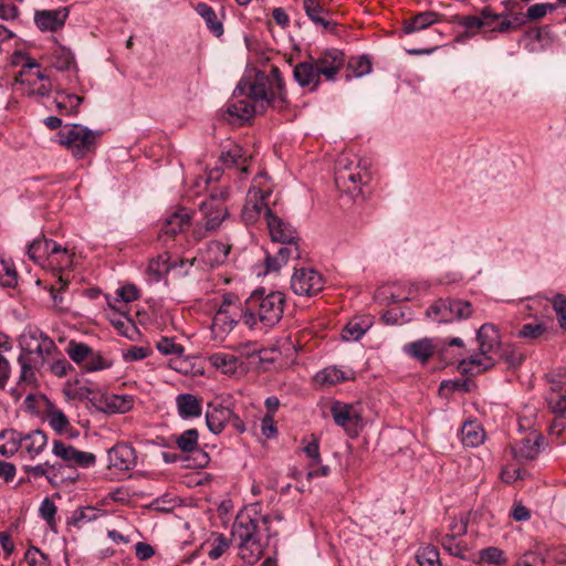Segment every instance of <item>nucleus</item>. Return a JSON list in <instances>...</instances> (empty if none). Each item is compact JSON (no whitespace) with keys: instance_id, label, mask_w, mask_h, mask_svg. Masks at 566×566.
Returning <instances> with one entry per match:
<instances>
[{"instance_id":"obj_1","label":"nucleus","mask_w":566,"mask_h":566,"mask_svg":"<svg viewBox=\"0 0 566 566\" xmlns=\"http://www.w3.org/2000/svg\"><path fill=\"white\" fill-rule=\"evenodd\" d=\"M269 107L279 111L287 107L286 91L280 69L271 64L269 72L255 67L247 70L233 91L227 113L243 124L254 115L263 114Z\"/></svg>"},{"instance_id":"obj_2","label":"nucleus","mask_w":566,"mask_h":566,"mask_svg":"<svg viewBox=\"0 0 566 566\" xmlns=\"http://www.w3.org/2000/svg\"><path fill=\"white\" fill-rule=\"evenodd\" d=\"M284 306L285 295L282 292L255 290L245 300L241 319L250 329L271 328L281 321Z\"/></svg>"},{"instance_id":"obj_3","label":"nucleus","mask_w":566,"mask_h":566,"mask_svg":"<svg viewBox=\"0 0 566 566\" xmlns=\"http://www.w3.org/2000/svg\"><path fill=\"white\" fill-rule=\"evenodd\" d=\"M261 526L247 514H239L232 525L231 535L238 542L240 557L247 564L256 563L263 554L258 534Z\"/></svg>"},{"instance_id":"obj_4","label":"nucleus","mask_w":566,"mask_h":566,"mask_svg":"<svg viewBox=\"0 0 566 566\" xmlns=\"http://www.w3.org/2000/svg\"><path fill=\"white\" fill-rule=\"evenodd\" d=\"M103 135L82 124H66L57 133L59 143L80 160L94 153Z\"/></svg>"},{"instance_id":"obj_5","label":"nucleus","mask_w":566,"mask_h":566,"mask_svg":"<svg viewBox=\"0 0 566 566\" xmlns=\"http://www.w3.org/2000/svg\"><path fill=\"white\" fill-rule=\"evenodd\" d=\"M473 313V306L469 301L461 298H439L426 311L428 318L436 323H453L468 319Z\"/></svg>"},{"instance_id":"obj_6","label":"nucleus","mask_w":566,"mask_h":566,"mask_svg":"<svg viewBox=\"0 0 566 566\" xmlns=\"http://www.w3.org/2000/svg\"><path fill=\"white\" fill-rule=\"evenodd\" d=\"M52 453L60 458L66 465L62 470L67 469L70 474L61 476V481L75 482L78 478L75 467L91 468L96 462V457L92 452L77 450L75 447L67 444L61 440L53 441Z\"/></svg>"},{"instance_id":"obj_7","label":"nucleus","mask_w":566,"mask_h":566,"mask_svg":"<svg viewBox=\"0 0 566 566\" xmlns=\"http://www.w3.org/2000/svg\"><path fill=\"white\" fill-rule=\"evenodd\" d=\"M229 192L226 189L211 191L209 197L200 202L199 208L205 217V224L208 231H216L222 221L228 217L226 201Z\"/></svg>"},{"instance_id":"obj_8","label":"nucleus","mask_w":566,"mask_h":566,"mask_svg":"<svg viewBox=\"0 0 566 566\" xmlns=\"http://www.w3.org/2000/svg\"><path fill=\"white\" fill-rule=\"evenodd\" d=\"M345 159H339L335 171V184L340 190L348 192L353 196L361 192V187L370 181V175L360 165L352 168L344 163Z\"/></svg>"},{"instance_id":"obj_9","label":"nucleus","mask_w":566,"mask_h":566,"mask_svg":"<svg viewBox=\"0 0 566 566\" xmlns=\"http://www.w3.org/2000/svg\"><path fill=\"white\" fill-rule=\"evenodd\" d=\"M19 345L25 354H36L42 360L57 352L51 337L38 327L27 328L19 338Z\"/></svg>"},{"instance_id":"obj_10","label":"nucleus","mask_w":566,"mask_h":566,"mask_svg":"<svg viewBox=\"0 0 566 566\" xmlns=\"http://www.w3.org/2000/svg\"><path fill=\"white\" fill-rule=\"evenodd\" d=\"M325 281L321 273L314 269H295L291 279L292 291L301 296H313L324 287Z\"/></svg>"},{"instance_id":"obj_11","label":"nucleus","mask_w":566,"mask_h":566,"mask_svg":"<svg viewBox=\"0 0 566 566\" xmlns=\"http://www.w3.org/2000/svg\"><path fill=\"white\" fill-rule=\"evenodd\" d=\"M92 406L107 415L126 413L134 407V399L130 395L96 394L91 398Z\"/></svg>"},{"instance_id":"obj_12","label":"nucleus","mask_w":566,"mask_h":566,"mask_svg":"<svg viewBox=\"0 0 566 566\" xmlns=\"http://www.w3.org/2000/svg\"><path fill=\"white\" fill-rule=\"evenodd\" d=\"M503 13L495 12L490 6L484 7L480 15H463L459 18V23L467 30L479 29L489 32H501L497 28H503Z\"/></svg>"},{"instance_id":"obj_13","label":"nucleus","mask_w":566,"mask_h":566,"mask_svg":"<svg viewBox=\"0 0 566 566\" xmlns=\"http://www.w3.org/2000/svg\"><path fill=\"white\" fill-rule=\"evenodd\" d=\"M174 441L177 446V448L184 452V453H192L193 457V467L195 468H205L209 461L210 458L207 452H205L199 447V432L197 429L191 428L185 430L180 434L172 436Z\"/></svg>"},{"instance_id":"obj_14","label":"nucleus","mask_w":566,"mask_h":566,"mask_svg":"<svg viewBox=\"0 0 566 566\" xmlns=\"http://www.w3.org/2000/svg\"><path fill=\"white\" fill-rule=\"evenodd\" d=\"M61 254L70 261V253L66 248H62L57 242L40 237L34 239L28 247V255L36 263H42L46 260L51 262L52 258Z\"/></svg>"},{"instance_id":"obj_15","label":"nucleus","mask_w":566,"mask_h":566,"mask_svg":"<svg viewBox=\"0 0 566 566\" xmlns=\"http://www.w3.org/2000/svg\"><path fill=\"white\" fill-rule=\"evenodd\" d=\"M334 422L348 433L357 434L363 420L360 411L352 403L334 401L331 406Z\"/></svg>"},{"instance_id":"obj_16","label":"nucleus","mask_w":566,"mask_h":566,"mask_svg":"<svg viewBox=\"0 0 566 566\" xmlns=\"http://www.w3.org/2000/svg\"><path fill=\"white\" fill-rule=\"evenodd\" d=\"M231 245L223 243L221 241L212 240L206 244L203 249L200 250L199 256L193 258L189 261V264L192 265L195 261L201 262L203 265L209 268H217L226 263L228 260V255L230 253ZM188 261L181 260L180 265L182 266Z\"/></svg>"},{"instance_id":"obj_17","label":"nucleus","mask_w":566,"mask_h":566,"mask_svg":"<svg viewBox=\"0 0 566 566\" xmlns=\"http://www.w3.org/2000/svg\"><path fill=\"white\" fill-rule=\"evenodd\" d=\"M557 9L555 3H536L531 6L526 13L520 12L514 14L512 19L504 17L502 22L503 28H499L502 32L516 31L520 27L524 25L527 21L539 20L545 17L548 12H553Z\"/></svg>"},{"instance_id":"obj_18","label":"nucleus","mask_w":566,"mask_h":566,"mask_svg":"<svg viewBox=\"0 0 566 566\" xmlns=\"http://www.w3.org/2000/svg\"><path fill=\"white\" fill-rule=\"evenodd\" d=\"M270 196L269 190H262L256 187H252L247 197L245 205L242 209L241 218L245 224H254L262 212L265 213L268 203L265 202V198Z\"/></svg>"},{"instance_id":"obj_19","label":"nucleus","mask_w":566,"mask_h":566,"mask_svg":"<svg viewBox=\"0 0 566 566\" xmlns=\"http://www.w3.org/2000/svg\"><path fill=\"white\" fill-rule=\"evenodd\" d=\"M265 221L271 239L277 243H294L300 241L294 227L275 216L270 208L265 210Z\"/></svg>"},{"instance_id":"obj_20","label":"nucleus","mask_w":566,"mask_h":566,"mask_svg":"<svg viewBox=\"0 0 566 566\" xmlns=\"http://www.w3.org/2000/svg\"><path fill=\"white\" fill-rule=\"evenodd\" d=\"M312 61L326 81H334L337 73L345 64V54L338 49H328Z\"/></svg>"},{"instance_id":"obj_21","label":"nucleus","mask_w":566,"mask_h":566,"mask_svg":"<svg viewBox=\"0 0 566 566\" xmlns=\"http://www.w3.org/2000/svg\"><path fill=\"white\" fill-rule=\"evenodd\" d=\"M69 13L70 10L67 7L36 11L34 14V22L42 32H57L64 25Z\"/></svg>"},{"instance_id":"obj_22","label":"nucleus","mask_w":566,"mask_h":566,"mask_svg":"<svg viewBox=\"0 0 566 566\" xmlns=\"http://www.w3.org/2000/svg\"><path fill=\"white\" fill-rule=\"evenodd\" d=\"M107 460L109 469L128 471L136 465V452L127 443H117L108 450Z\"/></svg>"},{"instance_id":"obj_23","label":"nucleus","mask_w":566,"mask_h":566,"mask_svg":"<svg viewBox=\"0 0 566 566\" xmlns=\"http://www.w3.org/2000/svg\"><path fill=\"white\" fill-rule=\"evenodd\" d=\"M281 245L274 254L266 253L264 260L266 272H276L287 263L290 259H300L301 250L298 242L294 243H280Z\"/></svg>"},{"instance_id":"obj_24","label":"nucleus","mask_w":566,"mask_h":566,"mask_svg":"<svg viewBox=\"0 0 566 566\" xmlns=\"http://www.w3.org/2000/svg\"><path fill=\"white\" fill-rule=\"evenodd\" d=\"M543 442L544 437L537 431H532L513 447V455L518 460H534L539 454Z\"/></svg>"},{"instance_id":"obj_25","label":"nucleus","mask_w":566,"mask_h":566,"mask_svg":"<svg viewBox=\"0 0 566 566\" xmlns=\"http://www.w3.org/2000/svg\"><path fill=\"white\" fill-rule=\"evenodd\" d=\"M293 76L301 87L310 91H315L321 83V73L312 60L297 63Z\"/></svg>"},{"instance_id":"obj_26","label":"nucleus","mask_w":566,"mask_h":566,"mask_svg":"<svg viewBox=\"0 0 566 566\" xmlns=\"http://www.w3.org/2000/svg\"><path fill=\"white\" fill-rule=\"evenodd\" d=\"M303 7L306 15L316 24L323 25V32H329L339 35L342 25L328 21L325 15L327 11L319 4L317 0H304Z\"/></svg>"},{"instance_id":"obj_27","label":"nucleus","mask_w":566,"mask_h":566,"mask_svg":"<svg viewBox=\"0 0 566 566\" xmlns=\"http://www.w3.org/2000/svg\"><path fill=\"white\" fill-rule=\"evenodd\" d=\"M476 339L481 355L496 353L502 345L499 329L489 323L478 329Z\"/></svg>"},{"instance_id":"obj_28","label":"nucleus","mask_w":566,"mask_h":566,"mask_svg":"<svg viewBox=\"0 0 566 566\" xmlns=\"http://www.w3.org/2000/svg\"><path fill=\"white\" fill-rule=\"evenodd\" d=\"M230 417V408L221 405L209 403L206 411L207 427L212 433L218 434L226 428L227 421H229Z\"/></svg>"},{"instance_id":"obj_29","label":"nucleus","mask_w":566,"mask_h":566,"mask_svg":"<svg viewBox=\"0 0 566 566\" xmlns=\"http://www.w3.org/2000/svg\"><path fill=\"white\" fill-rule=\"evenodd\" d=\"M176 263L170 262L168 253L159 254L157 258L151 259L146 269V275L150 283H158L166 279V275L176 268Z\"/></svg>"},{"instance_id":"obj_30","label":"nucleus","mask_w":566,"mask_h":566,"mask_svg":"<svg viewBox=\"0 0 566 566\" xmlns=\"http://www.w3.org/2000/svg\"><path fill=\"white\" fill-rule=\"evenodd\" d=\"M355 379V371L352 368L342 369L337 366H329L318 371L315 376L316 382L325 386L337 385Z\"/></svg>"},{"instance_id":"obj_31","label":"nucleus","mask_w":566,"mask_h":566,"mask_svg":"<svg viewBox=\"0 0 566 566\" xmlns=\"http://www.w3.org/2000/svg\"><path fill=\"white\" fill-rule=\"evenodd\" d=\"M402 350L409 357L426 364L436 353V346L430 338H421L403 345Z\"/></svg>"},{"instance_id":"obj_32","label":"nucleus","mask_w":566,"mask_h":566,"mask_svg":"<svg viewBox=\"0 0 566 566\" xmlns=\"http://www.w3.org/2000/svg\"><path fill=\"white\" fill-rule=\"evenodd\" d=\"M248 156L244 149L237 145L230 144L228 148H223L220 154V161L227 168H238L242 172L248 171L247 163Z\"/></svg>"},{"instance_id":"obj_33","label":"nucleus","mask_w":566,"mask_h":566,"mask_svg":"<svg viewBox=\"0 0 566 566\" xmlns=\"http://www.w3.org/2000/svg\"><path fill=\"white\" fill-rule=\"evenodd\" d=\"M371 325L373 319L370 316H356L344 326L342 338L346 342L359 340Z\"/></svg>"},{"instance_id":"obj_34","label":"nucleus","mask_w":566,"mask_h":566,"mask_svg":"<svg viewBox=\"0 0 566 566\" xmlns=\"http://www.w3.org/2000/svg\"><path fill=\"white\" fill-rule=\"evenodd\" d=\"M176 406L181 419L198 418L202 412L200 399L192 394H179L176 397Z\"/></svg>"},{"instance_id":"obj_35","label":"nucleus","mask_w":566,"mask_h":566,"mask_svg":"<svg viewBox=\"0 0 566 566\" xmlns=\"http://www.w3.org/2000/svg\"><path fill=\"white\" fill-rule=\"evenodd\" d=\"M156 348L166 356H174L175 359H171L169 365L172 369L177 371H184L182 361L180 358L185 354V347L181 344L175 343L172 338L161 337V339L157 343Z\"/></svg>"},{"instance_id":"obj_36","label":"nucleus","mask_w":566,"mask_h":566,"mask_svg":"<svg viewBox=\"0 0 566 566\" xmlns=\"http://www.w3.org/2000/svg\"><path fill=\"white\" fill-rule=\"evenodd\" d=\"M496 363V359L486 355H474L468 359H461L459 364V369L462 373L471 375L480 374L482 371L491 369Z\"/></svg>"},{"instance_id":"obj_37","label":"nucleus","mask_w":566,"mask_h":566,"mask_svg":"<svg viewBox=\"0 0 566 566\" xmlns=\"http://www.w3.org/2000/svg\"><path fill=\"white\" fill-rule=\"evenodd\" d=\"M190 223V216L185 208L171 213L164 222L160 232L165 235H176L187 228Z\"/></svg>"},{"instance_id":"obj_38","label":"nucleus","mask_w":566,"mask_h":566,"mask_svg":"<svg viewBox=\"0 0 566 566\" xmlns=\"http://www.w3.org/2000/svg\"><path fill=\"white\" fill-rule=\"evenodd\" d=\"M63 465L60 463L44 462L36 465H24L23 470L27 474L32 475L33 478H42L45 476L49 483L52 485H57V478L60 475Z\"/></svg>"},{"instance_id":"obj_39","label":"nucleus","mask_w":566,"mask_h":566,"mask_svg":"<svg viewBox=\"0 0 566 566\" xmlns=\"http://www.w3.org/2000/svg\"><path fill=\"white\" fill-rule=\"evenodd\" d=\"M437 21V13L432 11L421 12L403 21L402 31L406 34L420 32Z\"/></svg>"},{"instance_id":"obj_40","label":"nucleus","mask_w":566,"mask_h":566,"mask_svg":"<svg viewBox=\"0 0 566 566\" xmlns=\"http://www.w3.org/2000/svg\"><path fill=\"white\" fill-rule=\"evenodd\" d=\"M46 444L48 436L40 429L23 434V446L31 458L40 454L45 449Z\"/></svg>"},{"instance_id":"obj_41","label":"nucleus","mask_w":566,"mask_h":566,"mask_svg":"<svg viewBox=\"0 0 566 566\" xmlns=\"http://www.w3.org/2000/svg\"><path fill=\"white\" fill-rule=\"evenodd\" d=\"M462 442L467 447H479L485 438L483 428L476 422H465L461 429Z\"/></svg>"},{"instance_id":"obj_42","label":"nucleus","mask_w":566,"mask_h":566,"mask_svg":"<svg viewBox=\"0 0 566 566\" xmlns=\"http://www.w3.org/2000/svg\"><path fill=\"white\" fill-rule=\"evenodd\" d=\"M500 360H503L509 368H517L525 360V354L512 344L501 345L495 353Z\"/></svg>"},{"instance_id":"obj_43","label":"nucleus","mask_w":566,"mask_h":566,"mask_svg":"<svg viewBox=\"0 0 566 566\" xmlns=\"http://www.w3.org/2000/svg\"><path fill=\"white\" fill-rule=\"evenodd\" d=\"M83 98L76 94H70L62 91L56 92L54 99L55 106L65 114H76Z\"/></svg>"},{"instance_id":"obj_44","label":"nucleus","mask_w":566,"mask_h":566,"mask_svg":"<svg viewBox=\"0 0 566 566\" xmlns=\"http://www.w3.org/2000/svg\"><path fill=\"white\" fill-rule=\"evenodd\" d=\"M197 13L205 20L208 29L214 35H222L223 27L221 21L218 19L214 10L207 3L200 2L198 3Z\"/></svg>"},{"instance_id":"obj_45","label":"nucleus","mask_w":566,"mask_h":566,"mask_svg":"<svg viewBox=\"0 0 566 566\" xmlns=\"http://www.w3.org/2000/svg\"><path fill=\"white\" fill-rule=\"evenodd\" d=\"M19 274L12 260L0 259V285L14 289L18 285Z\"/></svg>"},{"instance_id":"obj_46","label":"nucleus","mask_w":566,"mask_h":566,"mask_svg":"<svg viewBox=\"0 0 566 566\" xmlns=\"http://www.w3.org/2000/svg\"><path fill=\"white\" fill-rule=\"evenodd\" d=\"M238 324L234 316L226 308V302L221 304L212 319V329L221 333H229Z\"/></svg>"},{"instance_id":"obj_47","label":"nucleus","mask_w":566,"mask_h":566,"mask_svg":"<svg viewBox=\"0 0 566 566\" xmlns=\"http://www.w3.org/2000/svg\"><path fill=\"white\" fill-rule=\"evenodd\" d=\"M210 363L226 375L234 374L239 366L238 358L228 353H216L211 355Z\"/></svg>"},{"instance_id":"obj_48","label":"nucleus","mask_w":566,"mask_h":566,"mask_svg":"<svg viewBox=\"0 0 566 566\" xmlns=\"http://www.w3.org/2000/svg\"><path fill=\"white\" fill-rule=\"evenodd\" d=\"M65 352L72 361L77 365H84L87 357L92 355V347L85 343L72 339L67 343Z\"/></svg>"},{"instance_id":"obj_49","label":"nucleus","mask_w":566,"mask_h":566,"mask_svg":"<svg viewBox=\"0 0 566 566\" xmlns=\"http://www.w3.org/2000/svg\"><path fill=\"white\" fill-rule=\"evenodd\" d=\"M416 560L419 566H442L439 551L433 545H426L420 547L417 551Z\"/></svg>"},{"instance_id":"obj_50","label":"nucleus","mask_w":566,"mask_h":566,"mask_svg":"<svg viewBox=\"0 0 566 566\" xmlns=\"http://www.w3.org/2000/svg\"><path fill=\"white\" fill-rule=\"evenodd\" d=\"M51 64L57 71H66L74 64V55L67 48L57 46L52 53Z\"/></svg>"},{"instance_id":"obj_51","label":"nucleus","mask_w":566,"mask_h":566,"mask_svg":"<svg viewBox=\"0 0 566 566\" xmlns=\"http://www.w3.org/2000/svg\"><path fill=\"white\" fill-rule=\"evenodd\" d=\"M113 366V360L106 357L101 352L94 350L92 348V355L87 357L85 364L83 365V369L87 373L99 371L104 369H108Z\"/></svg>"},{"instance_id":"obj_52","label":"nucleus","mask_w":566,"mask_h":566,"mask_svg":"<svg viewBox=\"0 0 566 566\" xmlns=\"http://www.w3.org/2000/svg\"><path fill=\"white\" fill-rule=\"evenodd\" d=\"M347 69L353 72V76L361 77L371 72V60L366 54L352 56L347 62Z\"/></svg>"},{"instance_id":"obj_53","label":"nucleus","mask_w":566,"mask_h":566,"mask_svg":"<svg viewBox=\"0 0 566 566\" xmlns=\"http://www.w3.org/2000/svg\"><path fill=\"white\" fill-rule=\"evenodd\" d=\"M98 512L93 506L78 507L73 512L69 524L80 528L84 524L95 521L99 515Z\"/></svg>"},{"instance_id":"obj_54","label":"nucleus","mask_w":566,"mask_h":566,"mask_svg":"<svg viewBox=\"0 0 566 566\" xmlns=\"http://www.w3.org/2000/svg\"><path fill=\"white\" fill-rule=\"evenodd\" d=\"M560 388L551 387V392L546 396V402L551 411L557 416L566 413V395L559 394Z\"/></svg>"},{"instance_id":"obj_55","label":"nucleus","mask_w":566,"mask_h":566,"mask_svg":"<svg viewBox=\"0 0 566 566\" xmlns=\"http://www.w3.org/2000/svg\"><path fill=\"white\" fill-rule=\"evenodd\" d=\"M46 416L51 428L57 433H63L70 426L67 417L62 410L56 409L53 403H50Z\"/></svg>"},{"instance_id":"obj_56","label":"nucleus","mask_w":566,"mask_h":566,"mask_svg":"<svg viewBox=\"0 0 566 566\" xmlns=\"http://www.w3.org/2000/svg\"><path fill=\"white\" fill-rule=\"evenodd\" d=\"M464 343L460 337H453L450 340H443L441 356L444 360L457 359L463 355Z\"/></svg>"},{"instance_id":"obj_57","label":"nucleus","mask_w":566,"mask_h":566,"mask_svg":"<svg viewBox=\"0 0 566 566\" xmlns=\"http://www.w3.org/2000/svg\"><path fill=\"white\" fill-rule=\"evenodd\" d=\"M480 558L489 564L495 566H503L507 563L504 551L499 547L490 546L480 551Z\"/></svg>"},{"instance_id":"obj_58","label":"nucleus","mask_w":566,"mask_h":566,"mask_svg":"<svg viewBox=\"0 0 566 566\" xmlns=\"http://www.w3.org/2000/svg\"><path fill=\"white\" fill-rule=\"evenodd\" d=\"M18 364L21 367V373L18 379L20 384L34 385L36 382L35 373L24 354L18 356Z\"/></svg>"},{"instance_id":"obj_59","label":"nucleus","mask_w":566,"mask_h":566,"mask_svg":"<svg viewBox=\"0 0 566 566\" xmlns=\"http://www.w3.org/2000/svg\"><path fill=\"white\" fill-rule=\"evenodd\" d=\"M56 511H57L56 505L49 497H45L41 502V505L39 509L40 516L48 523L50 528L53 531H55V526H56V521H55Z\"/></svg>"},{"instance_id":"obj_60","label":"nucleus","mask_w":566,"mask_h":566,"mask_svg":"<svg viewBox=\"0 0 566 566\" xmlns=\"http://www.w3.org/2000/svg\"><path fill=\"white\" fill-rule=\"evenodd\" d=\"M4 441L9 449L15 454L23 443V433L15 429H6L0 432V442Z\"/></svg>"},{"instance_id":"obj_61","label":"nucleus","mask_w":566,"mask_h":566,"mask_svg":"<svg viewBox=\"0 0 566 566\" xmlns=\"http://www.w3.org/2000/svg\"><path fill=\"white\" fill-rule=\"evenodd\" d=\"M546 332V326L544 323H536V324H524L521 329L518 331L517 335L522 338L527 339H536L541 337Z\"/></svg>"},{"instance_id":"obj_62","label":"nucleus","mask_w":566,"mask_h":566,"mask_svg":"<svg viewBox=\"0 0 566 566\" xmlns=\"http://www.w3.org/2000/svg\"><path fill=\"white\" fill-rule=\"evenodd\" d=\"M24 559L29 566H46L48 556L36 546H30L24 553Z\"/></svg>"},{"instance_id":"obj_63","label":"nucleus","mask_w":566,"mask_h":566,"mask_svg":"<svg viewBox=\"0 0 566 566\" xmlns=\"http://www.w3.org/2000/svg\"><path fill=\"white\" fill-rule=\"evenodd\" d=\"M11 64L14 66H21L23 70H31L33 67H39V63L29 56L23 51L17 50L11 55Z\"/></svg>"},{"instance_id":"obj_64","label":"nucleus","mask_w":566,"mask_h":566,"mask_svg":"<svg viewBox=\"0 0 566 566\" xmlns=\"http://www.w3.org/2000/svg\"><path fill=\"white\" fill-rule=\"evenodd\" d=\"M553 308L556 312L559 326L566 331V296L557 294L552 300Z\"/></svg>"}]
</instances>
